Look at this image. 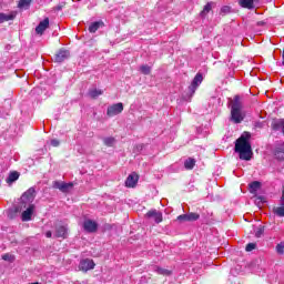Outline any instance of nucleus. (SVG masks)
Listing matches in <instances>:
<instances>
[{
  "label": "nucleus",
  "instance_id": "nucleus-1",
  "mask_svg": "<svg viewBox=\"0 0 284 284\" xmlns=\"http://www.w3.org/2000/svg\"><path fill=\"white\" fill-rule=\"evenodd\" d=\"M248 132H244L235 142V152H239L242 161H250L252 159V144H250Z\"/></svg>",
  "mask_w": 284,
  "mask_h": 284
},
{
  "label": "nucleus",
  "instance_id": "nucleus-2",
  "mask_svg": "<svg viewBox=\"0 0 284 284\" xmlns=\"http://www.w3.org/2000/svg\"><path fill=\"white\" fill-rule=\"evenodd\" d=\"M231 108V121L235 124L243 123L245 119V112L243 111V102H241V97L235 95L230 99Z\"/></svg>",
  "mask_w": 284,
  "mask_h": 284
},
{
  "label": "nucleus",
  "instance_id": "nucleus-3",
  "mask_svg": "<svg viewBox=\"0 0 284 284\" xmlns=\"http://www.w3.org/2000/svg\"><path fill=\"white\" fill-rule=\"evenodd\" d=\"M201 83H203V74L196 73L191 82V85L189 87L190 97H194V93L196 92Z\"/></svg>",
  "mask_w": 284,
  "mask_h": 284
},
{
  "label": "nucleus",
  "instance_id": "nucleus-4",
  "mask_svg": "<svg viewBox=\"0 0 284 284\" xmlns=\"http://www.w3.org/2000/svg\"><path fill=\"white\" fill-rule=\"evenodd\" d=\"M123 112V103L119 102L112 105H109L106 109V116H116Z\"/></svg>",
  "mask_w": 284,
  "mask_h": 284
},
{
  "label": "nucleus",
  "instance_id": "nucleus-5",
  "mask_svg": "<svg viewBox=\"0 0 284 284\" xmlns=\"http://www.w3.org/2000/svg\"><path fill=\"white\" fill-rule=\"evenodd\" d=\"M68 59H70V51L65 49H60L53 57L55 63H63V61H68Z\"/></svg>",
  "mask_w": 284,
  "mask_h": 284
},
{
  "label": "nucleus",
  "instance_id": "nucleus-6",
  "mask_svg": "<svg viewBox=\"0 0 284 284\" xmlns=\"http://www.w3.org/2000/svg\"><path fill=\"white\" fill-rule=\"evenodd\" d=\"M95 265L97 264H94L93 260L84 258V260L80 261L79 270H81V272H90V270H94Z\"/></svg>",
  "mask_w": 284,
  "mask_h": 284
},
{
  "label": "nucleus",
  "instance_id": "nucleus-7",
  "mask_svg": "<svg viewBox=\"0 0 284 284\" xmlns=\"http://www.w3.org/2000/svg\"><path fill=\"white\" fill-rule=\"evenodd\" d=\"M146 219H151L154 223H163V213L156 210H151L145 214Z\"/></svg>",
  "mask_w": 284,
  "mask_h": 284
},
{
  "label": "nucleus",
  "instance_id": "nucleus-8",
  "mask_svg": "<svg viewBox=\"0 0 284 284\" xmlns=\"http://www.w3.org/2000/svg\"><path fill=\"white\" fill-rule=\"evenodd\" d=\"M83 229L85 232H89L90 234H92L97 232V230H99V224L95 221L85 220L83 222Z\"/></svg>",
  "mask_w": 284,
  "mask_h": 284
},
{
  "label": "nucleus",
  "instance_id": "nucleus-9",
  "mask_svg": "<svg viewBox=\"0 0 284 284\" xmlns=\"http://www.w3.org/2000/svg\"><path fill=\"white\" fill-rule=\"evenodd\" d=\"M72 186H73L72 183H65V182H59V181L53 182V187L64 193L68 192Z\"/></svg>",
  "mask_w": 284,
  "mask_h": 284
},
{
  "label": "nucleus",
  "instance_id": "nucleus-10",
  "mask_svg": "<svg viewBox=\"0 0 284 284\" xmlns=\"http://www.w3.org/2000/svg\"><path fill=\"white\" fill-rule=\"evenodd\" d=\"M34 187H30L22 194L21 201H23V203H32L34 201Z\"/></svg>",
  "mask_w": 284,
  "mask_h": 284
},
{
  "label": "nucleus",
  "instance_id": "nucleus-11",
  "mask_svg": "<svg viewBox=\"0 0 284 284\" xmlns=\"http://www.w3.org/2000/svg\"><path fill=\"white\" fill-rule=\"evenodd\" d=\"M48 28H50V19L45 18L38 24V27L36 28V32L37 34H43V32H45Z\"/></svg>",
  "mask_w": 284,
  "mask_h": 284
},
{
  "label": "nucleus",
  "instance_id": "nucleus-12",
  "mask_svg": "<svg viewBox=\"0 0 284 284\" xmlns=\"http://www.w3.org/2000/svg\"><path fill=\"white\" fill-rule=\"evenodd\" d=\"M55 239H68V226L65 225L57 226Z\"/></svg>",
  "mask_w": 284,
  "mask_h": 284
},
{
  "label": "nucleus",
  "instance_id": "nucleus-13",
  "mask_svg": "<svg viewBox=\"0 0 284 284\" xmlns=\"http://www.w3.org/2000/svg\"><path fill=\"white\" fill-rule=\"evenodd\" d=\"M152 272L160 274V276H172V270L163 268L161 266H151Z\"/></svg>",
  "mask_w": 284,
  "mask_h": 284
},
{
  "label": "nucleus",
  "instance_id": "nucleus-14",
  "mask_svg": "<svg viewBox=\"0 0 284 284\" xmlns=\"http://www.w3.org/2000/svg\"><path fill=\"white\" fill-rule=\"evenodd\" d=\"M16 17V11H11L10 13L0 12V23H6V21H12Z\"/></svg>",
  "mask_w": 284,
  "mask_h": 284
},
{
  "label": "nucleus",
  "instance_id": "nucleus-15",
  "mask_svg": "<svg viewBox=\"0 0 284 284\" xmlns=\"http://www.w3.org/2000/svg\"><path fill=\"white\" fill-rule=\"evenodd\" d=\"M237 3L241 8L246 10H254V0H237Z\"/></svg>",
  "mask_w": 284,
  "mask_h": 284
},
{
  "label": "nucleus",
  "instance_id": "nucleus-16",
  "mask_svg": "<svg viewBox=\"0 0 284 284\" xmlns=\"http://www.w3.org/2000/svg\"><path fill=\"white\" fill-rule=\"evenodd\" d=\"M139 183V176L136 174H131L126 178L125 185L126 187H134Z\"/></svg>",
  "mask_w": 284,
  "mask_h": 284
},
{
  "label": "nucleus",
  "instance_id": "nucleus-17",
  "mask_svg": "<svg viewBox=\"0 0 284 284\" xmlns=\"http://www.w3.org/2000/svg\"><path fill=\"white\" fill-rule=\"evenodd\" d=\"M104 26H105V24L103 23L102 20L92 22V23L89 26V32H91L92 34H94V32H97V30L103 28Z\"/></svg>",
  "mask_w": 284,
  "mask_h": 284
},
{
  "label": "nucleus",
  "instance_id": "nucleus-18",
  "mask_svg": "<svg viewBox=\"0 0 284 284\" xmlns=\"http://www.w3.org/2000/svg\"><path fill=\"white\" fill-rule=\"evenodd\" d=\"M272 128L275 131L281 130L283 132V134H284V119L274 120L272 122Z\"/></svg>",
  "mask_w": 284,
  "mask_h": 284
},
{
  "label": "nucleus",
  "instance_id": "nucleus-19",
  "mask_svg": "<svg viewBox=\"0 0 284 284\" xmlns=\"http://www.w3.org/2000/svg\"><path fill=\"white\" fill-rule=\"evenodd\" d=\"M34 212V205H30L23 213H22V221H30L32 219V214Z\"/></svg>",
  "mask_w": 284,
  "mask_h": 284
},
{
  "label": "nucleus",
  "instance_id": "nucleus-20",
  "mask_svg": "<svg viewBox=\"0 0 284 284\" xmlns=\"http://www.w3.org/2000/svg\"><path fill=\"white\" fill-rule=\"evenodd\" d=\"M89 97L91 99H99V97H101V94H103V90H100V89H97V88H93V89H90L89 90Z\"/></svg>",
  "mask_w": 284,
  "mask_h": 284
},
{
  "label": "nucleus",
  "instance_id": "nucleus-21",
  "mask_svg": "<svg viewBox=\"0 0 284 284\" xmlns=\"http://www.w3.org/2000/svg\"><path fill=\"white\" fill-rule=\"evenodd\" d=\"M196 165V160L189 158L184 162L185 170H194V166Z\"/></svg>",
  "mask_w": 284,
  "mask_h": 284
},
{
  "label": "nucleus",
  "instance_id": "nucleus-22",
  "mask_svg": "<svg viewBox=\"0 0 284 284\" xmlns=\"http://www.w3.org/2000/svg\"><path fill=\"white\" fill-rule=\"evenodd\" d=\"M260 189H261V182L258 181H254L250 184L251 194H256V192H258Z\"/></svg>",
  "mask_w": 284,
  "mask_h": 284
},
{
  "label": "nucleus",
  "instance_id": "nucleus-23",
  "mask_svg": "<svg viewBox=\"0 0 284 284\" xmlns=\"http://www.w3.org/2000/svg\"><path fill=\"white\" fill-rule=\"evenodd\" d=\"M30 3H32V0H20L18 3V8L20 10H28V8H30Z\"/></svg>",
  "mask_w": 284,
  "mask_h": 284
},
{
  "label": "nucleus",
  "instance_id": "nucleus-24",
  "mask_svg": "<svg viewBox=\"0 0 284 284\" xmlns=\"http://www.w3.org/2000/svg\"><path fill=\"white\" fill-rule=\"evenodd\" d=\"M14 181H19V172L13 171L7 178V183H14Z\"/></svg>",
  "mask_w": 284,
  "mask_h": 284
},
{
  "label": "nucleus",
  "instance_id": "nucleus-25",
  "mask_svg": "<svg viewBox=\"0 0 284 284\" xmlns=\"http://www.w3.org/2000/svg\"><path fill=\"white\" fill-rule=\"evenodd\" d=\"M275 158L278 159V161H284V145L275 150Z\"/></svg>",
  "mask_w": 284,
  "mask_h": 284
},
{
  "label": "nucleus",
  "instance_id": "nucleus-26",
  "mask_svg": "<svg viewBox=\"0 0 284 284\" xmlns=\"http://www.w3.org/2000/svg\"><path fill=\"white\" fill-rule=\"evenodd\" d=\"M103 143H104V145H106V148H112V145H114V143H116V140L112 136L103 138Z\"/></svg>",
  "mask_w": 284,
  "mask_h": 284
},
{
  "label": "nucleus",
  "instance_id": "nucleus-27",
  "mask_svg": "<svg viewBox=\"0 0 284 284\" xmlns=\"http://www.w3.org/2000/svg\"><path fill=\"white\" fill-rule=\"evenodd\" d=\"M212 10V2H209L205 4V7L203 8V10L201 11V17H205V14L210 13V11Z\"/></svg>",
  "mask_w": 284,
  "mask_h": 284
},
{
  "label": "nucleus",
  "instance_id": "nucleus-28",
  "mask_svg": "<svg viewBox=\"0 0 284 284\" xmlns=\"http://www.w3.org/2000/svg\"><path fill=\"white\" fill-rule=\"evenodd\" d=\"M274 214H276V216H284V205L282 204V206H277L273 209Z\"/></svg>",
  "mask_w": 284,
  "mask_h": 284
},
{
  "label": "nucleus",
  "instance_id": "nucleus-29",
  "mask_svg": "<svg viewBox=\"0 0 284 284\" xmlns=\"http://www.w3.org/2000/svg\"><path fill=\"white\" fill-rule=\"evenodd\" d=\"M140 72L142 74H150V72H152V68H150L148 64H143L140 67Z\"/></svg>",
  "mask_w": 284,
  "mask_h": 284
},
{
  "label": "nucleus",
  "instance_id": "nucleus-30",
  "mask_svg": "<svg viewBox=\"0 0 284 284\" xmlns=\"http://www.w3.org/2000/svg\"><path fill=\"white\" fill-rule=\"evenodd\" d=\"M189 222L199 221L201 219V215L199 213H187Z\"/></svg>",
  "mask_w": 284,
  "mask_h": 284
},
{
  "label": "nucleus",
  "instance_id": "nucleus-31",
  "mask_svg": "<svg viewBox=\"0 0 284 284\" xmlns=\"http://www.w3.org/2000/svg\"><path fill=\"white\" fill-rule=\"evenodd\" d=\"M264 233H265V227H264V226L257 227V229L255 230V236H256V239H261Z\"/></svg>",
  "mask_w": 284,
  "mask_h": 284
},
{
  "label": "nucleus",
  "instance_id": "nucleus-32",
  "mask_svg": "<svg viewBox=\"0 0 284 284\" xmlns=\"http://www.w3.org/2000/svg\"><path fill=\"white\" fill-rule=\"evenodd\" d=\"M2 261H8L9 263H13L14 262V255L7 253L2 255Z\"/></svg>",
  "mask_w": 284,
  "mask_h": 284
},
{
  "label": "nucleus",
  "instance_id": "nucleus-33",
  "mask_svg": "<svg viewBox=\"0 0 284 284\" xmlns=\"http://www.w3.org/2000/svg\"><path fill=\"white\" fill-rule=\"evenodd\" d=\"M232 12V7L224 6L221 8L220 14H230Z\"/></svg>",
  "mask_w": 284,
  "mask_h": 284
},
{
  "label": "nucleus",
  "instance_id": "nucleus-34",
  "mask_svg": "<svg viewBox=\"0 0 284 284\" xmlns=\"http://www.w3.org/2000/svg\"><path fill=\"white\" fill-rule=\"evenodd\" d=\"M178 221H180V223L190 222V221H189V215H187V214L179 215V216H178Z\"/></svg>",
  "mask_w": 284,
  "mask_h": 284
},
{
  "label": "nucleus",
  "instance_id": "nucleus-35",
  "mask_svg": "<svg viewBox=\"0 0 284 284\" xmlns=\"http://www.w3.org/2000/svg\"><path fill=\"white\" fill-rule=\"evenodd\" d=\"M277 254H284V243H280L275 247Z\"/></svg>",
  "mask_w": 284,
  "mask_h": 284
},
{
  "label": "nucleus",
  "instance_id": "nucleus-36",
  "mask_svg": "<svg viewBox=\"0 0 284 284\" xmlns=\"http://www.w3.org/2000/svg\"><path fill=\"white\" fill-rule=\"evenodd\" d=\"M246 252H252L253 250H256L255 243H248L245 247Z\"/></svg>",
  "mask_w": 284,
  "mask_h": 284
},
{
  "label": "nucleus",
  "instance_id": "nucleus-37",
  "mask_svg": "<svg viewBox=\"0 0 284 284\" xmlns=\"http://www.w3.org/2000/svg\"><path fill=\"white\" fill-rule=\"evenodd\" d=\"M51 145H52L53 148H59V145H60L59 140H51Z\"/></svg>",
  "mask_w": 284,
  "mask_h": 284
},
{
  "label": "nucleus",
  "instance_id": "nucleus-38",
  "mask_svg": "<svg viewBox=\"0 0 284 284\" xmlns=\"http://www.w3.org/2000/svg\"><path fill=\"white\" fill-rule=\"evenodd\" d=\"M45 236H47V239H52V232L51 231H47L45 232Z\"/></svg>",
  "mask_w": 284,
  "mask_h": 284
},
{
  "label": "nucleus",
  "instance_id": "nucleus-39",
  "mask_svg": "<svg viewBox=\"0 0 284 284\" xmlns=\"http://www.w3.org/2000/svg\"><path fill=\"white\" fill-rule=\"evenodd\" d=\"M62 9H63V6L55 7V10H62Z\"/></svg>",
  "mask_w": 284,
  "mask_h": 284
},
{
  "label": "nucleus",
  "instance_id": "nucleus-40",
  "mask_svg": "<svg viewBox=\"0 0 284 284\" xmlns=\"http://www.w3.org/2000/svg\"><path fill=\"white\" fill-rule=\"evenodd\" d=\"M257 201H260L261 203H263V197H262V196L257 197Z\"/></svg>",
  "mask_w": 284,
  "mask_h": 284
}]
</instances>
